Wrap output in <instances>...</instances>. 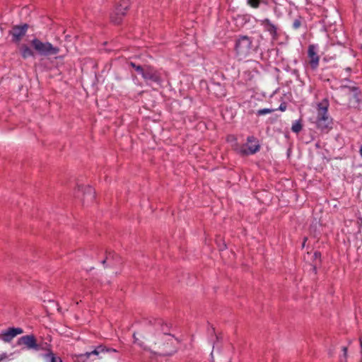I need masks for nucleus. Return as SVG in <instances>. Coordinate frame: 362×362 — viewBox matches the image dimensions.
<instances>
[{
    "label": "nucleus",
    "instance_id": "nucleus-1",
    "mask_svg": "<svg viewBox=\"0 0 362 362\" xmlns=\"http://www.w3.org/2000/svg\"><path fill=\"white\" fill-rule=\"evenodd\" d=\"M328 107L327 100H323L317 105L315 123L321 131L328 132L332 128V119L328 114Z\"/></svg>",
    "mask_w": 362,
    "mask_h": 362
},
{
    "label": "nucleus",
    "instance_id": "nucleus-2",
    "mask_svg": "<svg viewBox=\"0 0 362 362\" xmlns=\"http://www.w3.org/2000/svg\"><path fill=\"white\" fill-rule=\"evenodd\" d=\"M35 51L42 56L55 55L59 52V48L53 46L49 42H42L37 38H34L30 42Z\"/></svg>",
    "mask_w": 362,
    "mask_h": 362
},
{
    "label": "nucleus",
    "instance_id": "nucleus-3",
    "mask_svg": "<svg viewBox=\"0 0 362 362\" xmlns=\"http://www.w3.org/2000/svg\"><path fill=\"white\" fill-rule=\"evenodd\" d=\"M129 6L130 3L129 0L121 1L110 15L111 21L115 24L120 23Z\"/></svg>",
    "mask_w": 362,
    "mask_h": 362
},
{
    "label": "nucleus",
    "instance_id": "nucleus-4",
    "mask_svg": "<svg viewBox=\"0 0 362 362\" xmlns=\"http://www.w3.org/2000/svg\"><path fill=\"white\" fill-rule=\"evenodd\" d=\"M252 40L247 36L240 37L236 42L235 51L240 57L247 56L252 49Z\"/></svg>",
    "mask_w": 362,
    "mask_h": 362
},
{
    "label": "nucleus",
    "instance_id": "nucleus-5",
    "mask_svg": "<svg viewBox=\"0 0 362 362\" xmlns=\"http://www.w3.org/2000/svg\"><path fill=\"white\" fill-rule=\"evenodd\" d=\"M165 337L166 344H164L162 348L159 347L158 351L156 353L162 356H170L176 351V348L174 345L177 340L170 335H165Z\"/></svg>",
    "mask_w": 362,
    "mask_h": 362
},
{
    "label": "nucleus",
    "instance_id": "nucleus-6",
    "mask_svg": "<svg viewBox=\"0 0 362 362\" xmlns=\"http://www.w3.org/2000/svg\"><path fill=\"white\" fill-rule=\"evenodd\" d=\"M19 346H23L25 349L37 351L40 346L36 341V339L33 335H25L20 337L18 340Z\"/></svg>",
    "mask_w": 362,
    "mask_h": 362
},
{
    "label": "nucleus",
    "instance_id": "nucleus-7",
    "mask_svg": "<svg viewBox=\"0 0 362 362\" xmlns=\"http://www.w3.org/2000/svg\"><path fill=\"white\" fill-rule=\"evenodd\" d=\"M143 78L146 81H150L156 83H160L163 81L161 74L151 66H146V71Z\"/></svg>",
    "mask_w": 362,
    "mask_h": 362
},
{
    "label": "nucleus",
    "instance_id": "nucleus-8",
    "mask_svg": "<svg viewBox=\"0 0 362 362\" xmlns=\"http://www.w3.org/2000/svg\"><path fill=\"white\" fill-rule=\"evenodd\" d=\"M28 28V25L27 24L13 26L12 30L9 31L10 35H12L13 41L19 42L25 35Z\"/></svg>",
    "mask_w": 362,
    "mask_h": 362
},
{
    "label": "nucleus",
    "instance_id": "nucleus-9",
    "mask_svg": "<svg viewBox=\"0 0 362 362\" xmlns=\"http://www.w3.org/2000/svg\"><path fill=\"white\" fill-rule=\"evenodd\" d=\"M317 47L314 45L308 47V55L310 59V65L313 69H317L319 65L320 57L317 54Z\"/></svg>",
    "mask_w": 362,
    "mask_h": 362
},
{
    "label": "nucleus",
    "instance_id": "nucleus-10",
    "mask_svg": "<svg viewBox=\"0 0 362 362\" xmlns=\"http://www.w3.org/2000/svg\"><path fill=\"white\" fill-rule=\"evenodd\" d=\"M247 149H243L242 152L244 154H254L259 150V145L256 139L253 136L247 138V143L246 144Z\"/></svg>",
    "mask_w": 362,
    "mask_h": 362
},
{
    "label": "nucleus",
    "instance_id": "nucleus-11",
    "mask_svg": "<svg viewBox=\"0 0 362 362\" xmlns=\"http://www.w3.org/2000/svg\"><path fill=\"white\" fill-rule=\"evenodd\" d=\"M260 22L265 30L269 32L274 39H276L277 37L276 26L267 18L262 20Z\"/></svg>",
    "mask_w": 362,
    "mask_h": 362
},
{
    "label": "nucleus",
    "instance_id": "nucleus-12",
    "mask_svg": "<svg viewBox=\"0 0 362 362\" xmlns=\"http://www.w3.org/2000/svg\"><path fill=\"white\" fill-rule=\"evenodd\" d=\"M23 329L21 328H10L3 334V340L5 341H10L13 338H14L18 334H21L23 333Z\"/></svg>",
    "mask_w": 362,
    "mask_h": 362
},
{
    "label": "nucleus",
    "instance_id": "nucleus-13",
    "mask_svg": "<svg viewBox=\"0 0 362 362\" xmlns=\"http://www.w3.org/2000/svg\"><path fill=\"white\" fill-rule=\"evenodd\" d=\"M20 52L23 59H27L28 57L35 56V52L27 45L25 44L20 47Z\"/></svg>",
    "mask_w": 362,
    "mask_h": 362
},
{
    "label": "nucleus",
    "instance_id": "nucleus-14",
    "mask_svg": "<svg viewBox=\"0 0 362 362\" xmlns=\"http://www.w3.org/2000/svg\"><path fill=\"white\" fill-rule=\"evenodd\" d=\"M95 198V191L94 189L88 186L86 187V192L84 193L83 202H91Z\"/></svg>",
    "mask_w": 362,
    "mask_h": 362
},
{
    "label": "nucleus",
    "instance_id": "nucleus-15",
    "mask_svg": "<svg viewBox=\"0 0 362 362\" xmlns=\"http://www.w3.org/2000/svg\"><path fill=\"white\" fill-rule=\"evenodd\" d=\"M46 362H62L60 357L57 356L52 352H49L45 356Z\"/></svg>",
    "mask_w": 362,
    "mask_h": 362
},
{
    "label": "nucleus",
    "instance_id": "nucleus-16",
    "mask_svg": "<svg viewBox=\"0 0 362 362\" xmlns=\"http://www.w3.org/2000/svg\"><path fill=\"white\" fill-rule=\"evenodd\" d=\"M341 350L343 351V355L339 357V362H347L348 347L347 346H343Z\"/></svg>",
    "mask_w": 362,
    "mask_h": 362
},
{
    "label": "nucleus",
    "instance_id": "nucleus-17",
    "mask_svg": "<svg viewBox=\"0 0 362 362\" xmlns=\"http://www.w3.org/2000/svg\"><path fill=\"white\" fill-rule=\"evenodd\" d=\"M260 1L261 0H247V3L252 7L257 8V7H259Z\"/></svg>",
    "mask_w": 362,
    "mask_h": 362
},
{
    "label": "nucleus",
    "instance_id": "nucleus-18",
    "mask_svg": "<svg viewBox=\"0 0 362 362\" xmlns=\"http://www.w3.org/2000/svg\"><path fill=\"white\" fill-rule=\"evenodd\" d=\"M301 129H302V126H301V124H300V123H298V122L295 123V124H293V126H292V130H293V132H296V133L299 132L301 130Z\"/></svg>",
    "mask_w": 362,
    "mask_h": 362
},
{
    "label": "nucleus",
    "instance_id": "nucleus-19",
    "mask_svg": "<svg viewBox=\"0 0 362 362\" xmlns=\"http://www.w3.org/2000/svg\"><path fill=\"white\" fill-rule=\"evenodd\" d=\"M272 112V110L268 109V108H264V109L259 110L257 112V115H263L271 113Z\"/></svg>",
    "mask_w": 362,
    "mask_h": 362
},
{
    "label": "nucleus",
    "instance_id": "nucleus-20",
    "mask_svg": "<svg viewBox=\"0 0 362 362\" xmlns=\"http://www.w3.org/2000/svg\"><path fill=\"white\" fill-rule=\"evenodd\" d=\"M9 356L4 352L0 353V362H6L8 361Z\"/></svg>",
    "mask_w": 362,
    "mask_h": 362
},
{
    "label": "nucleus",
    "instance_id": "nucleus-21",
    "mask_svg": "<svg viewBox=\"0 0 362 362\" xmlns=\"http://www.w3.org/2000/svg\"><path fill=\"white\" fill-rule=\"evenodd\" d=\"M135 70L143 76L146 71V66L142 67L141 66H136Z\"/></svg>",
    "mask_w": 362,
    "mask_h": 362
},
{
    "label": "nucleus",
    "instance_id": "nucleus-22",
    "mask_svg": "<svg viewBox=\"0 0 362 362\" xmlns=\"http://www.w3.org/2000/svg\"><path fill=\"white\" fill-rule=\"evenodd\" d=\"M133 337L134 339V343L137 344L138 345H139L141 347H144V349H146V347L144 346L143 343L139 341V338L136 337V334L135 333L134 334Z\"/></svg>",
    "mask_w": 362,
    "mask_h": 362
},
{
    "label": "nucleus",
    "instance_id": "nucleus-23",
    "mask_svg": "<svg viewBox=\"0 0 362 362\" xmlns=\"http://www.w3.org/2000/svg\"><path fill=\"white\" fill-rule=\"evenodd\" d=\"M99 354V351L98 349H95L94 351H90V352H87L86 354V355L87 356V357H90L91 355L94 354V355H98Z\"/></svg>",
    "mask_w": 362,
    "mask_h": 362
},
{
    "label": "nucleus",
    "instance_id": "nucleus-24",
    "mask_svg": "<svg viewBox=\"0 0 362 362\" xmlns=\"http://www.w3.org/2000/svg\"><path fill=\"white\" fill-rule=\"evenodd\" d=\"M293 26L295 29H298L300 26V21L299 20H296L293 22Z\"/></svg>",
    "mask_w": 362,
    "mask_h": 362
},
{
    "label": "nucleus",
    "instance_id": "nucleus-25",
    "mask_svg": "<svg viewBox=\"0 0 362 362\" xmlns=\"http://www.w3.org/2000/svg\"><path fill=\"white\" fill-rule=\"evenodd\" d=\"M328 354H329V355L330 356H333V354H334V349H329V350L328 351Z\"/></svg>",
    "mask_w": 362,
    "mask_h": 362
},
{
    "label": "nucleus",
    "instance_id": "nucleus-26",
    "mask_svg": "<svg viewBox=\"0 0 362 362\" xmlns=\"http://www.w3.org/2000/svg\"><path fill=\"white\" fill-rule=\"evenodd\" d=\"M359 341H360V347H361L360 352H361V354L362 355V339H360Z\"/></svg>",
    "mask_w": 362,
    "mask_h": 362
},
{
    "label": "nucleus",
    "instance_id": "nucleus-27",
    "mask_svg": "<svg viewBox=\"0 0 362 362\" xmlns=\"http://www.w3.org/2000/svg\"><path fill=\"white\" fill-rule=\"evenodd\" d=\"M315 257L317 258V257H320V254L318 253V252H315L314 254Z\"/></svg>",
    "mask_w": 362,
    "mask_h": 362
},
{
    "label": "nucleus",
    "instance_id": "nucleus-28",
    "mask_svg": "<svg viewBox=\"0 0 362 362\" xmlns=\"http://www.w3.org/2000/svg\"><path fill=\"white\" fill-rule=\"evenodd\" d=\"M359 153H360V156L362 157V146H360Z\"/></svg>",
    "mask_w": 362,
    "mask_h": 362
},
{
    "label": "nucleus",
    "instance_id": "nucleus-29",
    "mask_svg": "<svg viewBox=\"0 0 362 362\" xmlns=\"http://www.w3.org/2000/svg\"><path fill=\"white\" fill-rule=\"evenodd\" d=\"M130 65H131L132 67H134V69L136 68V66H137V65H136V64H135L134 63H133V62H131V63H130Z\"/></svg>",
    "mask_w": 362,
    "mask_h": 362
},
{
    "label": "nucleus",
    "instance_id": "nucleus-30",
    "mask_svg": "<svg viewBox=\"0 0 362 362\" xmlns=\"http://www.w3.org/2000/svg\"><path fill=\"white\" fill-rule=\"evenodd\" d=\"M351 89H352V90H357V88H356V87H353V88H351Z\"/></svg>",
    "mask_w": 362,
    "mask_h": 362
},
{
    "label": "nucleus",
    "instance_id": "nucleus-31",
    "mask_svg": "<svg viewBox=\"0 0 362 362\" xmlns=\"http://www.w3.org/2000/svg\"><path fill=\"white\" fill-rule=\"evenodd\" d=\"M360 362H362V355H361V358Z\"/></svg>",
    "mask_w": 362,
    "mask_h": 362
}]
</instances>
